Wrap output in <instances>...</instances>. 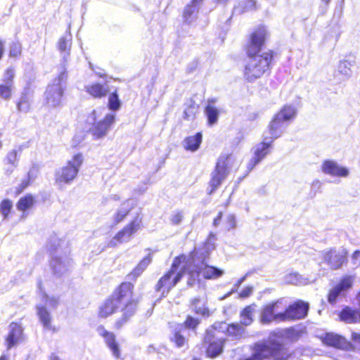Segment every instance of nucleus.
<instances>
[{
    "mask_svg": "<svg viewBox=\"0 0 360 360\" xmlns=\"http://www.w3.org/2000/svg\"><path fill=\"white\" fill-rule=\"evenodd\" d=\"M269 33L266 26L259 25L248 35L243 51L248 60L245 62L243 75L245 81L254 82L269 73L274 63L276 52L269 49L262 52Z\"/></svg>",
    "mask_w": 360,
    "mask_h": 360,
    "instance_id": "1",
    "label": "nucleus"
},
{
    "mask_svg": "<svg viewBox=\"0 0 360 360\" xmlns=\"http://www.w3.org/2000/svg\"><path fill=\"white\" fill-rule=\"evenodd\" d=\"M138 304L139 299L134 296V285L129 281H123L100 304L98 317L107 319L115 314L121 306L122 315L114 323V328L119 330L135 314Z\"/></svg>",
    "mask_w": 360,
    "mask_h": 360,
    "instance_id": "2",
    "label": "nucleus"
},
{
    "mask_svg": "<svg viewBox=\"0 0 360 360\" xmlns=\"http://www.w3.org/2000/svg\"><path fill=\"white\" fill-rule=\"evenodd\" d=\"M186 260L187 256L184 254H181L174 258L170 268L159 278L155 284V290L156 292H161L162 295L168 294L177 285L184 276V270L176 271L179 266L182 263H185Z\"/></svg>",
    "mask_w": 360,
    "mask_h": 360,
    "instance_id": "3",
    "label": "nucleus"
},
{
    "mask_svg": "<svg viewBox=\"0 0 360 360\" xmlns=\"http://www.w3.org/2000/svg\"><path fill=\"white\" fill-rule=\"evenodd\" d=\"M68 79V72L66 70L61 71L49 84L44 92L46 103L51 108H58L61 106L65 101V83Z\"/></svg>",
    "mask_w": 360,
    "mask_h": 360,
    "instance_id": "4",
    "label": "nucleus"
},
{
    "mask_svg": "<svg viewBox=\"0 0 360 360\" xmlns=\"http://www.w3.org/2000/svg\"><path fill=\"white\" fill-rule=\"evenodd\" d=\"M225 323L223 321L214 323L205 332L202 344L205 347L206 356L214 359L224 352L226 344L225 338H215L216 333L220 332Z\"/></svg>",
    "mask_w": 360,
    "mask_h": 360,
    "instance_id": "5",
    "label": "nucleus"
},
{
    "mask_svg": "<svg viewBox=\"0 0 360 360\" xmlns=\"http://www.w3.org/2000/svg\"><path fill=\"white\" fill-rule=\"evenodd\" d=\"M231 154H222L217 160L208 183V195L214 193L226 179L230 172V160Z\"/></svg>",
    "mask_w": 360,
    "mask_h": 360,
    "instance_id": "6",
    "label": "nucleus"
},
{
    "mask_svg": "<svg viewBox=\"0 0 360 360\" xmlns=\"http://www.w3.org/2000/svg\"><path fill=\"white\" fill-rule=\"evenodd\" d=\"M84 162V157L81 153L75 154L65 165L55 174V181L58 184H69L73 181L79 173V169Z\"/></svg>",
    "mask_w": 360,
    "mask_h": 360,
    "instance_id": "7",
    "label": "nucleus"
},
{
    "mask_svg": "<svg viewBox=\"0 0 360 360\" xmlns=\"http://www.w3.org/2000/svg\"><path fill=\"white\" fill-rule=\"evenodd\" d=\"M187 274L188 276L187 284L192 286L200 281V276L205 280H215L222 276L224 271L214 266L202 262L195 265L194 269L188 270Z\"/></svg>",
    "mask_w": 360,
    "mask_h": 360,
    "instance_id": "8",
    "label": "nucleus"
},
{
    "mask_svg": "<svg viewBox=\"0 0 360 360\" xmlns=\"http://www.w3.org/2000/svg\"><path fill=\"white\" fill-rule=\"evenodd\" d=\"M285 307V303L282 298L264 304L261 311V322L264 324L273 321L284 322Z\"/></svg>",
    "mask_w": 360,
    "mask_h": 360,
    "instance_id": "9",
    "label": "nucleus"
},
{
    "mask_svg": "<svg viewBox=\"0 0 360 360\" xmlns=\"http://www.w3.org/2000/svg\"><path fill=\"white\" fill-rule=\"evenodd\" d=\"M142 226V217L137 214L114 236L112 239L113 245L129 241Z\"/></svg>",
    "mask_w": 360,
    "mask_h": 360,
    "instance_id": "10",
    "label": "nucleus"
},
{
    "mask_svg": "<svg viewBox=\"0 0 360 360\" xmlns=\"http://www.w3.org/2000/svg\"><path fill=\"white\" fill-rule=\"evenodd\" d=\"M354 278L352 276H345L340 281L331 288L327 293V300L332 304L335 305L339 297H343L345 292L352 287Z\"/></svg>",
    "mask_w": 360,
    "mask_h": 360,
    "instance_id": "11",
    "label": "nucleus"
},
{
    "mask_svg": "<svg viewBox=\"0 0 360 360\" xmlns=\"http://www.w3.org/2000/svg\"><path fill=\"white\" fill-rule=\"evenodd\" d=\"M323 259L332 270H338L348 261V252L347 250L338 251L335 248H330L323 253Z\"/></svg>",
    "mask_w": 360,
    "mask_h": 360,
    "instance_id": "12",
    "label": "nucleus"
},
{
    "mask_svg": "<svg viewBox=\"0 0 360 360\" xmlns=\"http://www.w3.org/2000/svg\"><path fill=\"white\" fill-rule=\"evenodd\" d=\"M309 309V304L298 300L285 307V321H295L305 318Z\"/></svg>",
    "mask_w": 360,
    "mask_h": 360,
    "instance_id": "13",
    "label": "nucleus"
},
{
    "mask_svg": "<svg viewBox=\"0 0 360 360\" xmlns=\"http://www.w3.org/2000/svg\"><path fill=\"white\" fill-rule=\"evenodd\" d=\"M115 115L112 114H107L101 120L93 124L89 129L90 134L94 139H103L108 134V131L111 128L115 122Z\"/></svg>",
    "mask_w": 360,
    "mask_h": 360,
    "instance_id": "14",
    "label": "nucleus"
},
{
    "mask_svg": "<svg viewBox=\"0 0 360 360\" xmlns=\"http://www.w3.org/2000/svg\"><path fill=\"white\" fill-rule=\"evenodd\" d=\"M96 330L98 335L104 339L105 345L111 351L113 356L120 359L121 352L119 343L116 340V335L112 332L108 330L103 325H99Z\"/></svg>",
    "mask_w": 360,
    "mask_h": 360,
    "instance_id": "15",
    "label": "nucleus"
},
{
    "mask_svg": "<svg viewBox=\"0 0 360 360\" xmlns=\"http://www.w3.org/2000/svg\"><path fill=\"white\" fill-rule=\"evenodd\" d=\"M272 143V141H269V142L262 141L256 145L253 157L248 163V167L249 170H252L270 153Z\"/></svg>",
    "mask_w": 360,
    "mask_h": 360,
    "instance_id": "16",
    "label": "nucleus"
},
{
    "mask_svg": "<svg viewBox=\"0 0 360 360\" xmlns=\"http://www.w3.org/2000/svg\"><path fill=\"white\" fill-rule=\"evenodd\" d=\"M23 328L20 324L11 322L9 324V331L5 338V345L7 349L16 346L22 340Z\"/></svg>",
    "mask_w": 360,
    "mask_h": 360,
    "instance_id": "17",
    "label": "nucleus"
},
{
    "mask_svg": "<svg viewBox=\"0 0 360 360\" xmlns=\"http://www.w3.org/2000/svg\"><path fill=\"white\" fill-rule=\"evenodd\" d=\"M319 339L325 346L338 349H343L347 343L345 337L332 332L323 333Z\"/></svg>",
    "mask_w": 360,
    "mask_h": 360,
    "instance_id": "18",
    "label": "nucleus"
},
{
    "mask_svg": "<svg viewBox=\"0 0 360 360\" xmlns=\"http://www.w3.org/2000/svg\"><path fill=\"white\" fill-rule=\"evenodd\" d=\"M321 170L323 173L332 176L346 177L349 175L347 167L340 166L337 162L329 160L323 162Z\"/></svg>",
    "mask_w": 360,
    "mask_h": 360,
    "instance_id": "19",
    "label": "nucleus"
},
{
    "mask_svg": "<svg viewBox=\"0 0 360 360\" xmlns=\"http://www.w3.org/2000/svg\"><path fill=\"white\" fill-rule=\"evenodd\" d=\"M338 318L340 321L345 323H359L360 309L345 306L339 311Z\"/></svg>",
    "mask_w": 360,
    "mask_h": 360,
    "instance_id": "20",
    "label": "nucleus"
},
{
    "mask_svg": "<svg viewBox=\"0 0 360 360\" xmlns=\"http://www.w3.org/2000/svg\"><path fill=\"white\" fill-rule=\"evenodd\" d=\"M19 156V151L15 149H12L6 153L3 159V169L6 175H11L17 168Z\"/></svg>",
    "mask_w": 360,
    "mask_h": 360,
    "instance_id": "21",
    "label": "nucleus"
},
{
    "mask_svg": "<svg viewBox=\"0 0 360 360\" xmlns=\"http://www.w3.org/2000/svg\"><path fill=\"white\" fill-rule=\"evenodd\" d=\"M86 92L94 98H102L108 94V88L99 82H94L85 86Z\"/></svg>",
    "mask_w": 360,
    "mask_h": 360,
    "instance_id": "22",
    "label": "nucleus"
},
{
    "mask_svg": "<svg viewBox=\"0 0 360 360\" xmlns=\"http://www.w3.org/2000/svg\"><path fill=\"white\" fill-rule=\"evenodd\" d=\"M202 141V133L197 132L194 135L185 137L183 141V147L186 151L195 152L200 148Z\"/></svg>",
    "mask_w": 360,
    "mask_h": 360,
    "instance_id": "23",
    "label": "nucleus"
},
{
    "mask_svg": "<svg viewBox=\"0 0 360 360\" xmlns=\"http://www.w3.org/2000/svg\"><path fill=\"white\" fill-rule=\"evenodd\" d=\"M284 129V122L276 115H274L268 125V131L271 134V140H274L281 136Z\"/></svg>",
    "mask_w": 360,
    "mask_h": 360,
    "instance_id": "24",
    "label": "nucleus"
},
{
    "mask_svg": "<svg viewBox=\"0 0 360 360\" xmlns=\"http://www.w3.org/2000/svg\"><path fill=\"white\" fill-rule=\"evenodd\" d=\"M16 110L20 114H26L32 109V103L27 91H22L15 101Z\"/></svg>",
    "mask_w": 360,
    "mask_h": 360,
    "instance_id": "25",
    "label": "nucleus"
},
{
    "mask_svg": "<svg viewBox=\"0 0 360 360\" xmlns=\"http://www.w3.org/2000/svg\"><path fill=\"white\" fill-rule=\"evenodd\" d=\"M275 115L280 118L283 122H289L295 118L297 110L291 105H284Z\"/></svg>",
    "mask_w": 360,
    "mask_h": 360,
    "instance_id": "26",
    "label": "nucleus"
},
{
    "mask_svg": "<svg viewBox=\"0 0 360 360\" xmlns=\"http://www.w3.org/2000/svg\"><path fill=\"white\" fill-rule=\"evenodd\" d=\"M152 258L150 255L144 257L137 265L129 273L128 276L133 280H136L146 269L151 263Z\"/></svg>",
    "mask_w": 360,
    "mask_h": 360,
    "instance_id": "27",
    "label": "nucleus"
},
{
    "mask_svg": "<svg viewBox=\"0 0 360 360\" xmlns=\"http://www.w3.org/2000/svg\"><path fill=\"white\" fill-rule=\"evenodd\" d=\"M37 314L44 328L56 331V328L51 326V314L44 306H37Z\"/></svg>",
    "mask_w": 360,
    "mask_h": 360,
    "instance_id": "28",
    "label": "nucleus"
},
{
    "mask_svg": "<svg viewBox=\"0 0 360 360\" xmlns=\"http://www.w3.org/2000/svg\"><path fill=\"white\" fill-rule=\"evenodd\" d=\"M240 323H234L228 324L226 329L224 330V326L221 329L220 332L224 333L227 336L239 338L242 336L245 331V328Z\"/></svg>",
    "mask_w": 360,
    "mask_h": 360,
    "instance_id": "29",
    "label": "nucleus"
},
{
    "mask_svg": "<svg viewBox=\"0 0 360 360\" xmlns=\"http://www.w3.org/2000/svg\"><path fill=\"white\" fill-rule=\"evenodd\" d=\"M35 203V196L31 193H27L18 200L16 207L20 212H25L31 209Z\"/></svg>",
    "mask_w": 360,
    "mask_h": 360,
    "instance_id": "30",
    "label": "nucleus"
},
{
    "mask_svg": "<svg viewBox=\"0 0 360 360\" xmlns=\"http://www.w3.org/2000/svg\"><path fill=\"white\" fill-rule=\"evenodd\" d=\"M190 304L193 311L195 314L203 316H208L210 315V310L206 307L205 302H202L200 297H194L191 299Z\"/></svg>",
    "mask_w": 360,
    "mask_h": 360,
    "instance_id": "31",
    "label": "nucleus"
},
{
    "mask_svg": "<svg viewBox=\"0 0 360 360\" xmlns=\"http://www.w3.org/2000/svg\"><path fill=\"white\" fill-rule=\"evenodd\" d=\"M72 34L70 32H66L64 35L60 37L58 41V49L60 52H65L70 53L72 45Z\"/></svg>",
    "mask_w": 360,
    "mask_h": 360,
    "instance_id": "32",
    "label": "nucleus"
},
{
    "mask_svg": "<svg viewBox=\"0 0 360 360\" xmlns=\"http://www.w3.org/2000/svg\"><path fill=\"white\" fill-rule=\"evenodd\" d=\"M122 105L117 89L111 92L108 98V108L111 111H117Z\"/></svg>",
    "mask_w": 360,
    "mask_h": 360,
    "instance_id": "33",
    "label": "nucleus"
},
{
    "mask_svg": "<svg viewBox=\"0 0 360 360\" xmlns=\"http://www.w3.org/2000/svg\"><path fill=\"white\" fill-rule=\"evenodd\" d=\"M205 113L207 117L209 125H213L217 122L219 112L215 106L210 104L207 105L205 108Z\"/></svg>",
    "mask_w": 360,
    "mask_h": 360,
    "instance_id": "34",
    "label": "nucleus"
},
{
    "mask_svg": "<svg viewBox=\"0 0 360 360\" xmlns=\"http://www.w3.org/2000/svg\"><path fill=\"white\" fill-rule=\"evenodd\" d=\"M252 313H253V307L252 305H248L246 306L240 314V316L241 319L240 323L244 326H247L250 325L253 321L252 318Z\"/></svg>",
    "mask_w": 360,
    "mask_h": 360,
    "instance_id": "35",
    "label": "nucleus"
},
{
    "mask_svg": "<svg viewBox=\"0 0 360 360\" xmlns=\"http://www.w3.org/2000/svg\"><path fill=\"white\" fill-rule=\"evenodd\" d=\"M199 106L192 101L188 104L184 111L183 117L186 120H193L198 111Z\"/></svg>",
    "mask_w": 360,
    "mask_h": 360,
    "instance_id": "36",
    "label": "nucleus"
},
{
    "mask_svg": "<svg viewBox=\"0 0 360 360\" xmlns=\"http://www.w3.org/2000/svg\"><path fill=\"white\" fill-rule=\"evenodd\" d=\"M13 204L11 200L4 199L0 202V212L4 219H6L12 210Z\"/></svg>",
    "mask_w": 360,
    "mask_h": 360,
    "instance_id": "37",
    "label": "nucleus"
},
{
    "mask_svg": "<svg viewBox=\"0 0 360 360\" xmlns=\"http://www.w3.org/2000/svg\"><path fill=\"white\" fill-rule=\"evenodd\" d=\"M200 323V320L199 319L194 318L192 316L188 315L186 317L183 323V326L184 328L195 330Z\"/></svg>",
    "mask_w": 360,
    "mask_h": 360,
    "instance_id": "38",
    "label": "nucleus"
},
{
    "mask_svg": "<svg viewBox=\"0 0 360 360\" xmlns=\"http://www.w3.org/2000/svg\"><path fill=\"white\" fill-rule=\"evenodd\" d=\"M131 210V207H126L119 209L114 216V222L117 224L122 221L130 213Z\"/></svg>",
    "mask_w": 360,
    "mask_h": 360,
    "instance_id": "39",
    "label": "nucleus"
},
{
    "mask_svg": "<svg viewBox=\"0 0 360 360\" xmlns=\"http://www.w3.org/2000/svg\"><path fill=\"white\" fill-rule=\"evenodd\" d=\"M13 86L6 84H0V97L8 100L12 96Z\"/></svg>",
    "mask_w": 360,
    "mask_h": 360,
    "instance_id": "40",
    "label": "nucleus"
},
{
    "mask_svg": "<svg viewBox=\"0 0 360 360\" xmlns=\"http://www.w3.org/2000/svg\"><path fill=\"white\" fill-rule=\"evenodd\" d=\"M15 77V69L13 67L6 68L4 72L3 81L4 84L13 86V79Z\"/></svg>",
    "mask_w": 360,
    "mask_h": 360,
    "instance_id": "41",
    "label": "nucleus"
},
{
    "mask_svg": "<svg viewBox=\"0 0 360 360\" xmlns=\"http://www.w3.org/2000/svg\"><path fill=\"white\" fill-rule=\"evenodd\" d=\"M171 341L174 342L177 347H181L186 342V339L181 333L180 330H176L173 334Z\"/></svg>",
    "mask_w": 360,
    "mask_h": 360,
    "instance_id": "42",
    "label": "nucleus"
},
{
    "mask_svg": "<svg viewBox=\"0 0 360 360\" xmlns=\"http://www.w3.org/2000/svg\"><path fill=\"white\" fill-rule=\"evenodd\" d=\"M22 46L19 42H13L11 44L9 49V56L11 58H18L21 55Z\"/></svg>",
    "mask_w": 360,
    "mask_h": 360,
    "instance_id": "43",
    "label": "nucleus"
},
{
    "mask_svg": "<svg viewBox=\"0 0 360 360\" xmlns=\"http://www.w3.org/2000/svg\"><path fill=\"white\" fill-rule=\"evenodd\" d=\"M198 4H193L192 1L189 4H188L183 12L184 18L187 20H188L196 11Z\"/></svg>",
    "mask_w": 360,
    "mask_h": 360,
    "instance_id": "44",
    "label": "nucleus"
},
{
    "mask_svg": "<svg viewBox=\"0 0 360 360\" xmlns=\"http://www.w3.org/2000/svg\"><path fill=\"white\" fill-rule=\"evenodd\" d=\"M32 183L31 178L29 176L27 179H24L21 183L15 188V194L16 195L22 193Z\"/></svg>",
    "mask_w": 360,
    "mask_h": 360,
    "instance_id": "45",
    "label": "nucleus"
},
{
    "mask_svg": "<svg viewBox=\"0 0 360 360\" xmlns=\"http://www.w3.org/2000/svg\"><path fill=\"white\" fill-rule=\"evenodd\" d=\"M224 224L226 229L228 231L234 229L236 226V219L235 215L233 214L227 215Z\"/></svg>",
    "mask_w": 360,
    "mask_h": 360,
    "instance_id": "46",
    "label": "nucleus"
},
{
    "mask_svg": "<svg viewBox=\"0 0 360 360\" xmlns=\"http://www.w3.org/2000/svg\"><path fill=\"white\" fill-rule=\"evenodd\" d=\"M338 71L340 74L349 75L351 70L349 68V63L347 61H342L338 66Z\"/></svg>",
    "mask_w": 360,
    "mask_h": 360,
    "instance_id": "47",
    "label": "nucleus"
},
{
    "mask_svg": "<svg viewBox=\"0 0 360 360\" xmlns=\"http://www.w3.org/2000/svg\"><path fill=\"white\" fill-rule=\"evenodd\" d=\"M252 293V287L247 286L243 288L238 294V297L240 299H245L250 297Z\"/></svg>",
    "mask_w": 360,
    "mask_h": 360,
    "instance_id": "48",
    "label": "nucleus"
},
{
    "mask_svg": "<svg viewBox=\"0 0 360 360\" xmlns=\"http://www.w3.org/2000/svg\"><path fill=\"white\" fill-rule=\"evenodd\" d=\"M183 219V214L180 212L175 213L171 218L172 224L177 225Z\"/></svg>",
    "mask_w": 360,
    "mask_h": 360,
    "instance_id": "49",
    "label": "nucleus"
},
{
    "mask_svg": "<svg viewBox=\"0 0 360 360\" xmlns=\"http://www.w3.org/2000/svg\"><path fill=\"white\" fill-rule=\"evenodd\" d=\"M223 215H224V213L221 211L218 212L217 217L214 218L213 221H212V225L216 227L220 224L221 219L223 217Z\"/></svg>",
    "mask_w": 360,
    "mask_h": 360,
    "instance_id": "50",
    "label": "nucleus"
},
{
    "mask_svg": "<svg viewBox=\"0 0 360 360\" xmlns=\"http://www.w3.org/2000/svg\"><path fill=\"white\" fill-rule=\"evenodd\" d=\"M4 53V43L0 39V60L2 59Z\"/></svg>",
    "mask_w": 360,
    "mask_h": 360,
    "instance_id": "51",
    "label": "nucleus"
},
{
    "mask_svg": "<svg viewBox=\"0 0 360 360\" xmlns=\"http://www.w3.org/2000/svg\"><path fill=\"white\" fill-rule=\"evenodd\" d=\"M49 360H61L59 356L53 353L50 355Z\"/></svg>",
    "mask_w": 360,
    "mask_h": 360,
    "instance_id": "52",
    "label": "nucleus"
},
{
    "mask_svg": "<svg viewBox=\"0 0 360 360\" xmlns=\"http://www.w3.org/2000/svg\"><path fill=\"white\" fill-rule=\"evenodd\" d=\"M360 255V250H356L352 253V259H356Z\"/></svg>",
    "mask_w": 360,
    "mask_h": 360,
    "instance_id": "53",
    "label": "nucleus"
},
{
    "mask_svg": "<svg viewBox=\"0 0 360 360\" xmlns=\"http://www.w3.org/2000/svg\"><path fill=\"white\" fill-rule=\"evenodd\" d=\"M0 360H9V356L8 354H1L0 356Z\"/></svg>",
    "mask_w": 360,
    "mask_h": 360,
    "instance_id": "54",
    "label": "nucleus"
},
{
    "mask_svg": "<svg viewBox=\"0 0 360 360\" xmlns=\"http://www.w3.org/2000/svg\"><path fill=\"white\" fill-rule=\"evenodd\" d=\"M193 4H200L203 0H191Z\"/></svg>",
    "mask_w": 360,
    "mask_h": 360,
    "instance_id": "55",
    "label": "nucleus"
},
{
    "mask_svg": "<svg viewBox=\"0 0 360 360\" xmlns=\"http://www.w3.org/2000/svg\"><path fill=\"white\" fill-rule=\"evenodd\" d=\"M248 1L250 2L252 4V6L255 8V7H256L255 1L253 0H248Z\"/></svg>",
    "mask_w": 360,
    "mask_h": 360,
    "instance_id": "56",
    "label": "nucleus"
},
{
    "mask_svg": "<svg viewBox=\"0 0 360 360\" xmlns=\"http://www.w3.org/2000/svg\"><path fill=\"white\" fill-rule=\"evenodd\" d=\"M219 1H221V2H225V1H227L228 0H218Z\"/></svg>",
    "mask_w": 360,
    "mask_h": 360,
    "instance_id": "57",
    "label": "nucleus"
},
{
    "mask_svg": "<svg viewBox=\"0 0 360 360\" xmlns=\"http://www.w3.org/2000/svg\"><path fill=\"white\" fill-rule=\"evenodd\" d=\"M192 360H200V359L198 358H193Z\"/></svg>",
    "mask_w": 360,
    "mask_h": 360,
    "instance_id": "58",
    "label": "nucleus"
},
{
    "mask_svg": "<svg viewBox=\"0 0 360 360\" xmlns=\"http://www.w3.org/2000/svg\"><path fill=\"white\" fill-rule=\"evenodd\" d=\"M210 236H212V237H214V235L212 233H210Z\"/></svg>",
    "mask_w": 360,
    "mask_h": 360,
    "instance_id": "59",
    "label": "nucleus"
}]
</instances>
